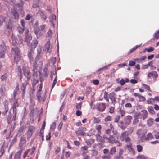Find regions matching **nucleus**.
<instances>
[{"instance_id":"79ce46f5","label":"nucleus","mask_w":159,"mask_h":159,"mask_svg":"<svg viewBox=\"0 0 159 159\" xmlns=\"http://www.w3.org/2000/svg\"><path fill=\"white\" fill-rule=\"evenodd\" d=\"M54 151L55 154L57 155L60 152L61 148L59 147H57L55 148Z\"/></svg>"},{"instance_id":"5701e85b","label":"nucleus","mask_w":159,"mask_h":159,"mask_svg":"<svg viewBox=\"0 0 159 159\" xmlns=\"http://www.w3.org/2000/svg\"><path fill=\"white\" fill-rule=\"evenodd\" d=\"M39 15L40 16L42 19L45 20L46 19L47 17L44 14L43 12L41 11H38Z\"/></svg>"},{"instance_id":"4be33fe9","label":"nucleus","mask_w":159,"mask_h":159,"mask_svg":"<svg viewBox=\"0 0 159 159\" xmlns=\"http://www.w3.org/2000/svg\"><path fill=\"white\" fill-rule=\"evenodd\" d=\"M38 43V42L37 40L35 39L33 40L31 44V50L34 49L37 46V45Z\"/></svg>"},{"instance_id":"f8f14e48","label":"nucleus","mask_w":159,"mask_h":159,"mask_svg":"<svg viewBox=\"0 0 159 159\" xmlns=\"http://www.w3.org/2000/svg\"><path fill=\"white\" fill-rule=\"evenodd\" d=\"M148 76L150 78L152 77L154 79H157L158 76V75L156 71H152L148 73Z\"/></svg>"},{"instance_id":"2eb2a0df","label":"nucleus","mask_w":159,"mask_h":159,"mask_svg":"<svg viewBox=\"0 0 159 159\" xmlns=\"http://www.w3.org/2000/svg\"><path fill=\"white\" fill-rule=\"evenodd\" d=\"M126 146L128 150L130 152H132L134 155L135 154L136 152L134 149L133 148L132 143H130L128 144H127Z\"/></svg>"},{"instance_id":"f03ea898","label":"nucleus","mask_w":159,"mask_h":159,"mask_svg":"<svg viewBox=\"0 0 159 159\" xmlns=\"http://www.w3.org/2000/svg\"><path fill=\"white\" fill-rule=\"evenodd\" d=\"M103 137L104 139L107 140L108 142L110 143H119V145H117V146L119 147L121 146L122 145V143H120L119 140L116 139L115 136L113 135H110L109 137H108L106 135H104Z\"/></svg>"},{"instance_id":"ddd939ff","label":"nucleus","mask_w":159,"mask_h":159,"mask_svg":"<svg viewBox=\"0 0 159 159\" xmlns=\"http://www.w3.org/2000/svg\"><path fill=\"white\" fill-rule=\"evenodd\" d=\"M28 83H22V84L21 87V89L22 91V97H24L25 93V90L26 89V86L28 84Z\"/></svg>"},{"instance_id":"39448f33","label":"nucleus","mask_w":159,"mask_h":159,"mask_svg":"<svg viewBox=\"0 0 159 159\" xmlns=\"http://www.w3.org/2000/svg\"><path fill=\"white\" fill-rule=\"evenodd\" d=\"M11 39L12 43L15 45L21 43L22 42V38L19 35L16 37L14 35L12 34L11 36Z\"/></svg>"},{"instance_id":"20e7f679","label":"nucleus","mask_w":159,"mask_h":159,"mask_svg":"<svg viewBox=\"0 0 159 159\" xmlns=\"http://www.w3.org/2000/svg\"><path fill=\"white\" fill-rule=\"evenodd\" d=\"M129 134L127 131L123 132L121 134L120 137V139L122 141L124 140L126 143H129L131 141V139L128 137Z\"/></svg>"},{"instance_id":"a18cd8bd","label":"nucleus","mask_w":159,"mask_h":159,"mask_svg":"<svg viewBox=\"0 0 159 159\" xmlns=\"http://www.w3.org/2000/svg\"><path fill=\"white\" fill-rule=\"evenodd\" d=\"M115 107H111L109 108V112L111 114L113 113L115 111Z\"/></svg>"},{"instance_id":"f257e3e1","label":"nucleus","mask_w":159,"mask_h":159,"mask_svg":"<svg viewBox=\"0 0 159 159\" xmlns=\"http://www.w3.org/2000/svg\"><path fill=\"white\" fill-rule=\"evenodd\" d=\"M4 22H6L4 27V33L7 35H10V19L5 17L2 15H0V27Z\"/></svg>"},{"instance_id":"b1692460","label":"nucleus","mask_w":159,"mask_h":159,"mask_svg":"<svg viewBox=\"0 0 159 159\" xmlns=\"http://www.w3.org/2000/svg\"><path fill=\"white\" fill-rule=\"evenodd\" d=\"M38 67V65L37 64V61L36 60H35L34 62L33 63V75L34 76L35 75V70H37V68Z\"/></svg>"},{"instance_id":"a878e982","label":"nucleus","mask_w":159,"mask_h":159,"mask_svg":"<svg viewBox=\"0 0 159 159\" xmlns=\"http://www.w3.org/2000/svg\"><path fill=\"white\" fill-rule=\"evenodd\" d=\"M28 57L30 59V63H31L33 61V51L32 50L29 52L28 54Z\"/></svg>"},{"instance_id":"4d7b16f0","label":"nucleus","mask_w":159,"mask_h":159,"mask_svg":"<svg viewBox=\"0 0 159 159\" xmlns=\"http://www.w3.org/2000/svg\"><path fill=\"white\" fill-rule=\"evenodd\" d=\"M139 101H144L146 99L145 98L144 96L141 95L139 97Z\"/></svg>"},{"instance_id":"1a4fd4ad","label":"nucleus","mask_w":159,"mask_h":159,"mask_svg":"<svg viewBox=\"0 0 159 159\" xmlns=\"http://www.w3.org/2000/svg\"><path fill=\"white\" fill-rule=\"evenodd\" d=\"M148 115L147 111L145 110H143L141 111L140 113H138L136 116L138 117L141 116L142 117L143 120H144L147 118Z\"/></svg>"},{"instance_id":"423d86ee","label":"nucleus","mask_w":159,"mask_h":159,"mask_svg":"<svg viewBox=\"0 0 159 159\" xmlns=\"http://www.w3.org/2000/svg\"><path fill=\"white\" fill-rule=\"evenodd\" d=\"M109 98L111 101V104L114 106L117 103L116 94L113 92H111L109 93Z\"/></svg>"},{"instance_id":"6e6d98bb","label":"nucleus","mask_w":159,"mask_h":159,"mask_svg":"<svg viewBox=\"0 0 159 159\" xmlns=\"http://www.w3.org/2000/svg\"><path fill=\"white\" fill-rule=\"evenodd\" d=\"M147 136L148 137L146 138L147 140H149L150 139L153 138V135L150 133H149L147 134Z\"/></svg>"},{"instance_id":"e433bc0d","label":"nucleus","mask_w":159,"mask_h":159,"mask_svg":"<svg viewBox=\"0 0 159 159\" xmlns=\"http://www.w3.org/2000/svg\"><path fill=\"white\" fill-rule=\"evenodd\" d=\"M137 151L139 152H141L143 150V147L140 145H137L136 146Z\"/></svg>"},{"instance_id":"aec40b11","label":"nucleus","mask_w":159,"mask_h":159,"mask_svg":"<svg viewBox=\"0 0 159 159\" xmlns=\"http://www.w3.org/2000/svg\"><path fill=\"white\" fill-rule=\"evenodd\" d=\"M18 106V104L17 103V101L16 100H15V101L13 104V113L15 114V116H16V107Z\"/></svg>"},{"instance_id":"f3484780","label":"nucleus","mask_w":159,"mask_h":159,"mask_svg":"<svg viewBox=\"0 0 159 159\" xmlns=\"http://www.w3.org/2000/svg\"><path fill=\"white\" fill-rule=\"evenodd\" d=\"M101 134H97L96 135V139L98 142H100L101 143H104L105 141L103 139L102 137L100 135Z\"/></svg>"},{"instance_id":"0e129e2a","label":"nucleus","mask_w":159,"mask_h":159,"mask_svg":"<svg viewBox=\"0 0 159 159\" xmlns=\"http://www.w3.org/2000/svg\"><path fill=\"white\" fill-rule=\"evenodd\" d=\"M119 112L122 117H123L125 115V112L124 110L120 109Z\"/></svg>"},{"instance_id":"052dcab7","label":"nucleus","mask_w":159,"mask_h":159,"mask_svg":"<svg viewBox=\"0 0 159 159\" xmlns=\"http://www.w3.org/2000/svg\"><path fill=\"white\" fill-rule=\"evenodd\" d=\"M51 133L49 132L48 135H47L46 136V139L47 140H50L51 138Z\"/></svg>"},{"instance_id":"473e14b6","label":"nucleus","mask_w":159,"mask_h":159,"mask_svg":"<svg viewBox=\"0 0 159 159\" xmlns=\"http://www.w3.org/2000/svg\"><path fill=\"white\" fill-rule=\"evenodd\" d=\"M43 72L44 74L43 75L44 77H47L48 75V70L47 67H45L43 69Z\"/></svg>"},{"instance_id":"49530a36","label":"nucleus","mask_w":159,"mask_h":159,"mask_svg":"<svg viewBox=\"0 0 159 159\" xmlns=\"http://www.w3.org/2000/svg\"><path fill=\"white\" fill-rule=\"evenodd\" d=\"M153 37L157 39H159V30L155 34Z\"/></svg>"},{"instance_id":"5fc2aeb1","label":"nucleus","mask_w":159,"mask_h":159,"mask_svg":"<svg viewBox=\"0 0 159 159\" xmlns=\"http://www.w3.org/2000/svg\"><path fill=\"white\" fill-rule=\"evenodd\" d=\"M71 152L70 151L66 152L65 153V156L66 158H68L70 156Z\"/></svg>"},{"instance_id":"9d476101","label":"nucleus","mask_w":159,"mask_h":159,"mask_svg":"<svg viewBox=\"0 0 159 159\" xmlns=\"http://www.w3.org/2000/svg\"><path fill=\"white\" fill-rule=\"evenodd\" d=\"M35 127L34 126H30L28 129V130L27 132V138H30L31 136L33 131L35 129Z\"/></svg>"},{"instance_id":"cd10ccee","label":"nucleus","mask_w":159,"mask_h":159,"mask_svg":"<svg viewBox=\"0 0 159 159\" xmlns=\"http://www.w3.org/2000/svg\"><path fill=\"white\" fill-rule=\"evenodd\" d=\"M22 151V150H20L17 152L14 156L15 159H19L20 158Z\"/></svg>"},{"instance_id":"6e6552de","label":"nucleus","mask_w":159,"mask_h":159,"mask_svg":"<svg viewBox=\"0 0 159 159\" xmlns=\"http://www.w3.org/2000/svg\"><path fill=\"white\" fill-rule=\"evenodd\" d=\"M23 70L25 76L28 79H30L31 78V75L29 68L25 67L23 68Z\"/></svg>"},{"instance_id":"a19ab883","label":"nucleus","mask_w":159,"mask_h":159,"mask_svg":"<svg viewBox=\"0 0 159 159\" xmlns=\"http://www.w3.org/2000/svg\"><path fill=\"white\" fill-rule=\"evenodd\" d=\"M112 120V117L110 115H108L104 119L105 122H108L111 121Z\"/></svg>"},{"instance_id":"3c124183","label":"nucleus","mask_w":159,"mask_h":159,"mask_svg":"<svg viewBox=\"0 0 159 159\" xmlns=\"http://www.w3.org/2000/svg\"><path fill=\"white\" fill-rule=\"evenodd\" d=\"M56 123L55 122H53L51 125L50 127V128L51 129H53V130H54L56 128Z\"/></svg>"},{"instance_id":"c85d7f7f","label":"nucleus","mask_w":159,"mask_h":159,"mask_svg":"<svg viewBox=\"0 0 159 159\" xmlns=\"http://www.w3.org/2000/svg\"><path fill=\"white\" fill-rule=\"evenodd\" d=\"M94 142V140L92 139H90L87 140L86 143L88 146H91Z\"/></svg>"},{"instance_id":"7c9ffc66","label":"nucleus","mask_w":159,"mask_h":159,"mask_svg":"<svg viewBox=\"0 0 159 159\" xmlns=\"http://www.w3.org/2000/svg\"><path fill=\"white\" fill-rule=\"evenodd\" d=\"M19 89V85L18 84H17L13 92V97L14 98H15L16 96L18 94V91Z\"/></svg>"},{"instance_id":"603ef678","label":"nucleus","mask_w":159,"mask_h":159,"mask_svg":"<svg viewBox=\"0 0 159 159\" xmlns=\"http://www.w3.org/2000/svg\"><path fill=\"white\" fill-rule=\"evenodd\" d=\"M153 123V120L152 119H149L147 121V123L148 125L149 126L151 125Z\"/></svg>"},{"instance_id":"2f4dec72","label":"nucleus","mask_w":159,"mask_h":159,"mask_svg":"<svg viewBox=\"0 0 159 159\" xmlns=\"http://www.w3.org/2000/svg\"><path fill=\"white\" fill-rule=\"evenodd\" d=\"M120 125H119L120 127L122 130H124L126 128V126L124 122L123 121H121L120 122Z\"/></svg>"},{"instance_id":"9b49d317","label":"nucleus","mask_w":159,"mask_h":159,"mask_svg":"<svg viewBox=\"0 0 159 159\" xmlns=\"http://www.w3.org/2000/svg\"><path fill=\"white\" fill-rule=\"evenodd\" d=\"M16 71L17 72L18 76L19 77V79L20 80V81H21V79L22 78V70L20 67L18 66H16Z\"/></svg>"},{"instance_id":"6ab92c4d","label":"nucleus","mask_w":159,"mask_h":159,"mask_svg":"<svg viewBox=\"0 0 159 159\" xmlns=\"http://www.w3.org/2000/svg\"><path fill=\"white\" fill-rule=\"evenodd\" d=\"M50 42L48 41L47 42V43L45 44L44 47V50L47 52L50 53Z\"/></svg>"},{"instance_id":"7ed1b4c3","label":"nucleus","mask_w":159,"mask_h":159,"mask_svg":"<svg viewBox=\"0 0 159 159\" xmlns=\"http://www.w3.org/2000/svg\"><path fill=\"white\" fill-rule=\"evenodd\" d=\"M12 51H13L15 55L14 57V62L17 64L18 62L20 61L21 59V56L20 55V51L17 48H12Z\"/></svg>"},{"instance_id":"e2e57ef3","label":"nucleus","mask_w":159,"mask_h":159,"mask_svg":"<svg viewBox=\"0 0 159 159\" xmlns=\"http://www.w3.org/2000/svg\"><path fill=\"white\" fill-rule=\"evenodd\" d=\"M121 86L124 85L125 84V80L123 79H121L119 82Z\"/></svg>"},{"instance_id":"680f3d73","label":"nucleus","mask_w":159,"mask_h":159,"mask_svg":"<svg viewBox=\"0 0 159 159\" xmlns=\"http://www.w3.org/2000/svg\"><path fill=\"white\" fill-rule=\"evenodd\" d=\"M135 61H132L130 60L129 62V65L130 66H133L135 65Z\"/></svg>"},{"instance_id":"37998d69","label":"nucleus","mask_w":159,"mask_h":159,"mask_svg":"<svg viewBox=\"0 0 159 159\" xmlns=\"http://www.w3.org/2000/svg\"><path fill=\"white\" fill-rule=\"evenodd\" d=\"M142 85L144 87V88L146 89V90H148L150 92L151 91V89L149 86L146 85L144 84H142Z\"/></svg>"},{"instance_id":"338daca9","label":"nucleus","mask_w":159,"mask_h":159,"mask_svg":"<svg viewBox=\"0 0 159 159\" xmlns=\"http://www.w3.org/2000/svg\"><path fill=\"white\" fill-rule=\"evenodd\" d=\"M7 77V75L6 74H5L3 75H2L1 78V80L2 81H3L4 80H5Z\"/></svg>"},{"instance_id":"c9c22d12","label":"nucleus","mask_w":159,"mask_h":159,"mask_svg":"<svg viewBox=\"0 0 159 159\" xmlns=\"http://www.w3.org/2000/svg\"><path fill=\"white\" fill-rule=\"evenodd\" d=\"M38 80L36 79H33L32 81V87H35L36 85L38 83Z\"/></svg>"},{"instance_id":"69168bd1","label":"nucleus","mask_w":159,"mask_h":159,"mask_svg":"<svg viewBox=\"0 0 159 159\" xmlns=\"http://www.w3.org/2000/svg\"><path fill=\"white\" fill-rule=\"evenodd\" d=\"M83 159H90V156L88 154L82 155Z\"/></svg>"},{"instance_id":"4468645a","label":"nucleus","mask_w":159,"mask_h":159,"mask_svg":"<svg viewBox=\"0 0 159 159\" xmlns=\"http://www.w3.org/2000/svg\"><path fill=\"white\" fill-rule=\"evenodd\" d=\"M34 33L37 37H39L42 36L43 34L42 33V31L39 28H37L34 30Z\"/></svg>"},{"instance_id":"ea45409f","label":"nucleus","mask_w":159,"mask_h":159,"mask_svg":"<svg viewBox=\"0 0 159 159\" xmlns=\"http://www.w3.org/2000/svg\"><path fill=\"white\" fill-rule=\"evenodd\" d=\"M116 152V149L115 147H112L110 151V154L111 155L114 154Z\"/></svg>"},{"instance_id":"864d4df0","label":"nucleus","mask_w":159,"mask_h":159,"mask_svg":"<svg viewBox=\"0 0 159 159\" xmlns=\"http://www.w3.org/2000/svg\"><path fill=\"white\" fill-rule=\"evenodd\" d=\"M120 116L119 115L116 116L114 118V121L116 123H118L120 119Z\"/></svg>"},{"instance_id":"bf43d9fd","label":"nucleus","mask_w":159,"mask_h":159,"mask_svg":"<svg viewBox=\"0 0 159 159\" xmlns=\"http://www.w3.org/2000/svg\"><path fill=\"white\" fill-rule=\"evenodd\" d=\"M13 15L14 16V18L15 19H18L19 17V14L16 11L14 12L13 14Z\"/></svg>"},{"instance_id":"393cba45","label":"nucleus","mask_w":159,"mask_h":159,"mask_svg":"<svg viewBox=\"0 0 159 159\" xmlns=\"http://www.w3.org/2000/svg\"><path fill=\"white\" fill-rule=\"evenodd\" d=\"M146 58V56H143L139 58H134V60L135 61H137L138 63H140L142 62Z\"/></svg>"},{"instance_id":"de8ad7c7","label":"nucleus","mask_w":159,"mask_h":159,"mask_svg":"<svg viewBox=\"0 0 159 159\" xmlns=\"http://www.w3.org/2000/svg\"><path fill=\"white\" fill-rule=\"evenodd\" d=\"M146 50L148 52H149L151 51H154V48L153 47H150L148 48H146Z\"/></svg>"},{"instance_id":"13d9d810","label":"nucleus","mask_w":159,"mask_h":159,"mask_svg":"<svg viewBox=\"0 0 159 159\" xmlns=\"http://www.w3.org/2000/svg\"><path fill=\"white\" fill-rule=\"evenodd\" d=\"M82 103L80 102L76 106V108L78 110H80L81 108Z\"/></svg>"},{"instance_id":"4c0bfd02","label":"nucleus","mask_w":159,"mask_h":159,"mask_svg":"<svg viewBox=\"0 0 159 159\" xmlns=\"http://www.w3.org/2000/svg\"><path fill=\"white\" fill-rule=\"evenodd\" d=\"M148 111L150 113L153 114H155V112L154 111L153 108L152 106L149 107L148 108Z\"/></svg>"},{"instance_id":"c756f323","label":"nucleus","mask_w":159,"mask_h":159,"mask_svg":"<svg viewBox=\"0 0 159 159\" xmlns=\"http://www.w3.org/2000/svg\"><path fill=\"white\" fill-rule=\"evenodd\" d=\"M95 129L97 131L98 134H101V130L102 129V126L101 125H96L95 126Z\"/></svg>"},{"instance_id":"72a5a7b5","label":"nucleus","mask_w":159,"mask_h":159,"mask_svg":"<svg viewBox=\"0 0 159 159\" xmlns=\"http://www.w3.org/2000/svg\"><path fill=\"white\" fill-rule=\"evenodd\" d=\"M137 159H148V157L143 155L141 154L136 157Z\"/></svg>"},{"instance_id":"a211bd4d","label":"nucleus","mask_w":159,"mask_h":159,"mask_svg":"<svg viewBox=\"0 0 159 159\" xmlns=\"http://www.w3.org/2000/svg\"><path fill=\"white\" fill-rule=\"evenodd\" d=\"M88 147L87 146H82L81 148V150L82 152V155L86 154L88 153Z\"/></svg>"},{"instance_id":"c03bdc74","label":"nucleus","mask_w":159,"mask_h":159,"mask_svg":"<svg viewBox=\"0 0 159 159\" xmlns=\"http://www.w3.org/2000/svg\"><path fill=\"white\" fill-rule=\"evenodd\" d=\"M139 47V45H136L135 47H134L133 48L129 50V53H130L133 52L136 49H137V48L138 47Z\"/></svg>"},{"instance_id":"8fccbe9b","label":"nucleus","mask_w":159,"mask_h":159,"mask_svg":"<svg viewBox=\"0 0 159 159\" xmlns=\"http://www.w3.org/2000/svg\"><path fill=\"white\" fill-rule=\"evenodd\" d=\"M94 120L95 123H99L101 122V119L98 117H94Z\"/></svg>"},{"instance_id":"0eeeda50","label":"nucleus","mask_w":159,"mask_h":159,"mask_svg":"<svg viewBox=\"0 0 159 159\" xmlns=\"http://www.w3.org/2000/svg\"><path fill=\"white\" fill-rule=\"evenodd\" d=\"M97 109L100 112L104 111L106 109V104L105 103H100L97 104Z\"/></svg>"},{"instance_id":"09e8293b","label":"nucleus","mask_w":159,"mask_h":159,"mask_svg":"<svg viewBox=\"0 0 159 159\" xmlns=\"http://www.w3.org/2000/svg\"><path fill=\"white\" fill-rule=\"evenodd\" d=\"M43 87V83H40L39 84V88L37 91V93H40V92L41 91Z\"/></svg>"},{"instance_id":"58836bf2","label":"nucleus","mask_w":159,"mask_h":159,"mask_svg":"<svg viewBox=\"0 0 159 159\" xmlns=\"http://www.w3.org/2000/svg\"><path fill=\"white\" fill-rule=\"evenodd\" d=\"M24 30H25V28H23V27L21 28L20 26H19L17 28V29L18 32L20 34H22L23 33Z\"/></svg>"},{"instance_id":"dca6fc26","label":"nucleus","mask_w":159,"mask_h":159,"mask_svg":"<svg viewBox=\"0 0 159 159\" xmlns=\"http://www.w3.org/2000/svg\"><path fill=\"white\" fill-rule=\"evenodd\" d=\"M36 96L39 102L43 101L44 102L45 100V94L42 97L41 96V93H37Z\"/></svg>"},{"instance_id":"bb28decb","label":"nucleus","mask_w":159,"mask_h":159,"mask_svg":"<svg viewBox=\"0 0 159 159\" xmlns=\"http://www.w3.org/2000/svg\"><path fill=\"white\" fill-rule=\"evenodd\" d=\"M137 134L139 137H143L145 135V134L143 133V131L140 129L138 130Z\"/></svg>"},{"instance_id":"774afa93","label":"nucleus","mask_w":159,"mask_h":159,"mask_svg":"<svg viewBox=\"0 0 159 159\" xmlns=\"http://www.w3.org/2000/svg\"><path fill=\"white\" fill-rule=\"evenodd\" d=\"M110 156L109 154L106 155H104L102 156L103 159H109Z\"/></svg>"},{"instance_id":"f704fd0d","label":"nucleus","mask_w":159,"mask_h":159,"mask_svg":"<svg viewBox=\"0 0 159 159\" xmlns=\"http://www.w3.org/2000/svg\"><path fill=\"white\" fill-rule=\"evenodd\" d=\"M103 98L107 102H109V99L108 98V94L107 92H105L104 94Z\"/></svg>"},{"instance_id":"412c9836","label":"nucleus","mask_w":159,"mask_h":159,"mask_svg":"<svg viewBox=\"0 0 159 159\" xmlns=\"http://www.w3.org/2000/svg\"><path fill=\"white\" fill-rule=\"evenodd\" d=\"M132 119V117L130 116H128L125 119V123L126 125H129L131 122Z\"/></svg>"}]
</instances>
